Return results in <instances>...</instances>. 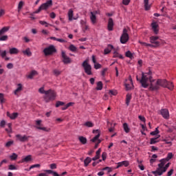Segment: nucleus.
<instances>
[{
  "label": "nucleus",
  "instance_id": "obj_1",
  "mask_svg": "<svg viewBox=\"0 0 176 176\" xmlns=\"http://www.w3.org/2000/svg\"><path fill=\"white\" fill-rule=\"evenodd\" d=\"M148 82H150L151 83L149 87L150 91H156L160 89V87H166L169 90H173L174 89V84L167 81L166 79H158L157 80L152 79V72L151 71L148 73L142 74L140 83L144 89H146V87L149 86Z\"/></svg>",
  "mask_w": 176,
  "mask_h": 176
},
{
  "label": "nucleus",
  "instance_id": "obj_2",
  "mask_svg": "<svg viewBox=\"0 0 176 176\" xmlns=\"http://www.w3.org/2000/svg\"><path fill=\"white\" fill-rule=\"evenodd\" d=\"M38 92L41 94H45L43 98L45 102H50V101L56 100V92L52 89L45 91V87H43L38 89Z\"/></svg>",
  "mask_w": 176,
  "mask_h": 176
},
{
  "label": "nucleus",
  "instance_id": "obj_3",
  "mask_svg": "<svg viewBox=\"0 0 176 176\" xmlns=\"http://www.w3.org/2000/svg\"><path fill=\"white\" fill-rule=\"evenodd\" d=\"M53 6V1L48 0L46 3H43L35 12V14L40 13L41 10H47L49 8Z\"/></svg>",
  "mask_w": 176,
  "mask_h": 176
},
{
  "label": "nucleus",
  "instance_id": "obj_4",
  "mask_svg": "<svg viewBox=\"0 0 176 176\" xmlns=\"http://www.w3.org/2000/svg\"><path fill=\"white\" fill-rule=\"evenodd\" d=\"M43 52L45 56H52V54H54V53L57 52V50H56V47H54V45H51L49 47H45Z\"/></svg>",
  "mask_w": 176,
  "mask_h": 176
},
{
  "label": "nucleus",
  "instance_id": "obj_5",
  "mask_svg": "<svg viewBox=\"0 0 176 176\" xmlns=\"http://www.w3.org/2000/svg\"><path fill=\"white\" fill-rule=\"evenodd\" d=\"M82 66L84 68L85 72L87 74V75H93V72H91V65L89 64L87 60H85L82 63Z\"/></svg>",
  "mask_w": 176,
  "mask_h": 176
},
{
  "label": "nucleus",
  "instance_id": "obj_6",
  "mask_svg": "<svg viewBox=\"0 0 176 176\" xmlns=\"http://www.w3.org/2000/svg\"><path fill=\"white\" fill-rule=\"evenodd\" d=\"M16 141L19 142H28V140L31 136H28L26 135L17 134L15 135Z\"/></svg>",
  "mask_w": 176,
  "mask_h": 176
},
{
  "label": "nucleus",
  "instance_id": "obj_7",
  "mask_svg": "<svg viewBox=\"0 0 176 176\" xmlns=\"http://www.w3.org/2000/svg\"><path fill=\"white\" fill-rule=\"evenodd\" d=\"M129 41V34L127 33V29H123L122 34L120 36V42L122 44L127 43Z\"/></svg>",
  "mask_w": 176,
  "mask_h": 176
},
{
  "label": "nucleus",
  "instance_id": "obj_8",
  "mask_svg": "<svg viewBox=\"0 0 176 176\" xmlns=\"http://www.w3.org/2000/svg\"><path fill=\"white\" fill-rule=\"evenodd\" d=\"M36 129L38 130H42L43 131H46L49 133L50 131V129L45 126H42V120H38L36 121Z\"/></svg>",
  "mask_w": 176,
  "mask_h": 176
},
{
  "label": "nucleus",
  "instance_id": "obj_9",
  "mask_svg": "<svg viewBox=\"0 0 176 176\" xmlns=\"http://www.w3.org/2000/svg\"><path fill=\"white\" fill-rule=\"evenodd\" d=\"M164 168V165L162 164V162H160L158 164V168H157V170L155 171H153L152 173L155 176L162 175L163 173H164L163 172Z\"/></svg>",
  "mask_w": 176,
  "mask_h": 176
},
{
  "label": "nucleus",
  "instance_id": "obj_10",
  "mask_svg": "<svg viewBox=\"0 0 176 176\" xmlns=\"http://www.w3.org/2000/svg\"><path fill=\"white\" fill-rule=\"evenodd\" d=\"M157 39H159L158 36H152L150 37V42L153 45V47H157L160 45V42L157 41Z\"/></svg>",
  "mask_w": 176,
  "mask_h": 176
},
{
  "label": "nucleus",
  "instance_id": "obj_11",
  "mask_svg": "<svg viewBox=\"0 0 176 176\" xmlns=\"http://www.w3.org/2000/svg\"><path fill=\"white\" fill-rule=\"evenodd\" d=\"M93 133H94V134L97 133V135L93 139H91V141L92 142H96V141H98V144H100L101 141L100 140H98L100 138V131H98V129L94 130Z\"/></svg>",
  "mask_w": 176,
  "mask_h": 176
},
{
  "label": "nucleus",
  "instance_id": "obj_12",
  "mask_svg": "<svg viewBox=\"0 0 176 176\" xmlns=\"http://www.w3.org/2000/svg\"><path fill=\"white\" fill-rule=\"evenodd\" d=\"M160 113L164 118V119H169L170 118V113L168 112V109H162L160 111Z\"/></svg>",
  "mask_w": 176,
  "mask_h": 176
},
{
  "label": "nucleus",
  "instance_id": "obj_13",
  "mask_svg": "<svg viewBox=\"0 0 176 176\" xmlns=\"http://www.w3.org/2000/svg\"><path fill=\"white\" fill-rule=\"evenodd\" d=\"M61 56H62L63 62L64 63V64H69V63H71V58H69V57L67 56V54H65V52L62 51Z\"/></svg>",
  "mask_w": 176,
  "mask_h": 176
},
{
  "label": "nucleus",
  "instance_id": "obj_14",
  "mask_svg": "<svg viewBox=\"0 0 176 176\" xmlns=\"http://www.w3.org/2000/svg\"><path fill=\"white\" fill-rule=\"evenodd\" d=\"M107 30L108 31H113V19H112V18L109 19Z\"/></svg>",
  "mask_w": 176,
  "mask_h": 176
},
{
  "label": "nucleus",
  "instance_id": "obj_15",
  "mask_svg": "<svg viewBox=\"0 0 176 176\" xmlns=\"http://www.w3.org/2000/svg\"><path fill=\"white\" fill-rule=\"evenodd\" d=\"M152 30L154 34H157L159 33V25L156 22H153L151 23Z\"/></svg>",
  "mask_w": 176,
  "mask_h": 176
},
{
  "label": "nucleus",
  "instance_id": "obj_16",
  "mask_svg": "<svg viewBox=\"0 0 176 176\" xmlns=\"http://www.w3.org/2000/svg\"><path fill=\"white\" fill-rule=\"evenodd\" d=\"M129 82L130 84H125V87L126 90H131L133 87H134V85H133V79L131 78V76H129Z\"/></svg>",
  "mask_w": 176,
  "mask_h": 176
},
{
  "label": "nucleus",
  "instance_id": "obj_17",
  "mask_svg": "<svg viewBox=\"0 0 176 176\" xmlns=\"http://www.w3.org/2000/svg\"><path fill=\"white\" fill-rule=\"evenodd\" d=\"M90 14V20L92 24H96L97 23V16L96 14H93V12H91Z\"/></svg>",
  "mask_w": 176,
  "mask_h": 176
},
{
  "label": "nucleus",
  "instance_id": "obj_18",
  "mask_svg": "<svg viewBox=\"0 0 176 176\" xmlns=\"http://www.w3.org/2000/svg\"><path fill=\"white\" fill-rule=\"evenodd\" d=\"M9 30H10V26L3 27L1 30H0V36H2L3 34H6Z\"/></svg>",
  "mask_w": 176,
  "mask_h": 176
},
{
  "label": "nucleus",
  "instance_id": "obj_19",
  "mask_svg": "<svg viewBox=\"0 0 176 176\" xmlns=\"http://www.w3.org/2000/svg\"><path fill=\"white\" fill-rule=\"evenodd\" d=\"M7 116L12 119V120H14V119H16V118H17V116H19V113H10L9 111L7 112Z\"/></svg>",
  "mask_w": 176,
  "mask_h": 176
},
{
  "label": "nucleus",
  "instance_id": "obj_20",
  "mask_svg": "<svg viewBox=\"0 0 176 176\" xmlns=\"http://www.w3.org/2000/svg\"><path fill=\"white\" fill-rule=\"evenodd\" d=\"M31 160H32V156L29 155L22 159L21 163H28V162H31Z\"/></svg>",
  "mask_w": 176,
  "mask_h": 176
},
{
  "label": "nucleus",
  "instance_id": "obj_21",
  "mask_svg": "<svg viewBox=\"0 0 176 176\" xmlns=\"http://www.w3.org/2000/svg\"><path fill=\"white\" fill-rule=\"evenodd\" d=\"M17 88L16 89H15V91H14V94H15V96H17V94H19V93H20V91H21V90H23V85L21 84H18L17 85Z\"/></svg>",
  "mask_w": 176,
  "mask_h": 176
},
{
  "label": "nucleus",
  "instance_id": "obj_22",
  "mask_svg": "<svg viewBox=\"0 0 176 176\" xmlns=\"http://www.w3.org/2000/svg\"><path fill=\"white\" fill-rule=\"evenodd\" d=\"M113 49V45H108L107 47L104 49V54H109V52Z\"/></svg>",
  "mask_w": 176,
  "mask_h": 176
},
{
  "label": "nucleus",
  "instance_id": "obj_23",
  "mask_svg": "<svg viewBox=\"0 0 176 176\" xmlns=\"http://www.w3.org/2000/svg\"><path fill=\"white\" fill-rule=\"evenodd\" d=\"M144 5L145 10H149V9H151V4H149V0H144Z\"/></svg>",
  "mask_w": 176,
  "mask_h": 176
},
{
  "label": "nucleus",
  "instance_id": "obj_24",
  "mask_svg": "<svg viewBox=\"0 0 176 176\" xmlns=\"http://www.w3.org/2000/svg\"><path fill=\"white\" fill-rule=\"evenodd\" d=\"M22 53L25 56H28V57H31V56H32V52H31L30 48H27L25 50H23Z\"/></svg>",
  "mask_w": 176,
  "mask_h": 176
},
{
  "label": "nucleus",
  "instance_id": "obj_25",
  "mask_svg": "<svg viewBox=\"0 0 176 176\" xmlns=\"http://www.w3.org/2000/svg\"><path fill=\"white\" fill-rule=\"evenodd\" d=\"M78 140H79L80 142H81V144H82V145H85V144H87V139H86V138H85L83 136H80L78 138Z\"/></svg>",
  "mask_w": 176,
  "mask_h": 176
},
{
  "label": "nucleus",
  "instance_id": "obj_26",
  "mask_svg": "<svg viewBox=\"0 0 176 176\" xmlns=\"http://www.w3.org/2000/svg\"><path fill=\"white\" fill-rule=\"evenodd\" d=\"M130 101H131V94H127L126 96V104L127 107L130 104Z\"/></svg>",
  "mask_w": 176,
  "mask_h": 176
},
{
  "label": "nucleus",
  "instance_id": "obj_27",
  "mask_svg": "<svg viewBox=\"0 0 176 176\" xmlns=\"http://www.w3.org/2000/svg\"><path fill=\"white\" fill-rule=\"evenodd\" d=\"M160 135H158V136L157 138H151V141H150L151 145H153V144L159 142V140H157V138H160Z\"/></svg>",
  "mask_w": 176,
  "mask_h": 176
},
{
  "label": "nucleus",
  "instance_id": "obj_28",
  "mask_svg": "<svg viewBox=\"0 0 176 176\" xmlns=\"http://www.w3.org/2000/svg\"><path fill=\"white\" fill-rule=\"evenodd\" d=\"M90 163H91V158H90L89 157H87L85 160H84V164L85 167H87V166H89V164H90Z\"/></svg>",
  "mask_w": 176,
  "mask_h": 176
},
{
  "label": "nucleus",
  "instance_id": "obj_29",
  "mask_svg": "<svg viewBox=\"0 0 176 176\" xmlns=\"http://www.w3.org/2000/svg\"><path fill=\"white\" fill-rule=\"evenodd\" d=\"M19 53V50L16 47L10 49V54H17Z\"/></svg>",
  "mask_w": 176,
  "mask_h": 176
},
{
  "label": "nucleus",
  "instance_id": "obj_30",
  "mask_svg": "<svg viewBox=\"0 0 176 176\" xmlns=\"http://www.w3.org/2000/svg\"><path fill=\"white\" fill-rule=\"evenodd\" d=\"M123 127H124V131H125V133H130V128L129 127V124H127V123H124L123 124Z\"/></svg>",
  "mask_w": 176,
  "mask_h": 176
},
{
  "label": "nucleus",
  "instance_id": "obj_31",
  "mask_svg": "<svg viewBox=\"0 0 176 176\" xmlns=\"http://www.w3.org/2000/svg\"><path fill=\"white\" fill-rule=\"evenodd\" d=\"M36 74H37L36 71L32 70V71L30 73V74L28 76V78L29 79H32V78H34V76H35V75H36Z\"/></svg>",
  "mask_w": 176,
  "mask_h": 176
},
{
  "label": "nucleus",
  "instance_id": "obj_32",
  "mask_svg": "<svg viewBox=\"0 0 176 176\" xmlns=\"http://www.w3.org/2000/svg\"><path fill=\"white\" fill-rule=\"evenodd\" d=\"M44 171L45 173H47V174H53L54 176H60V175H58V173H57L56 172H54L52 170H45Z\"/></svg>",
  "mask_w": 176,
  "mask_h": 176
},
{
  "label": "nucleus",
  "instance_id": "obj_33",
  "mask_svg": "<svg viewBox=\"0 0 176 176\" xmlns=\"http://www.w3.org/2000/svg\"><path fill=\"white\" fill-rule=\"evenodd\" d=\"M68 17H69V21H72V17H74V11L72 10H69Z\"/></svg>",
  "mask_w": 176,
  "mask_h": 176
},
{
  "label": "nucleus",
  "instance_id": "obj_34",
  "mask_svg": "<svg viewBox=\"0 0 176 176\" xmlns=\"http://www.w3.org/2000/svg\"><path fill=\"white\" fill-rule=\"evenodd\" d=\"M139 43H140V45H142V46H146V47H148V46L149 47H153V45L149 44V43H146L145 42L139 41Z\"/></svg>",
  "mask_w": 176,
  "mask_h": 176
},
{
  "label": "nucleus",
  "instance_id": "obj_35",
  "mask_svg": "<svg viewBox=\"0 0 176 176\" xmlns=\"http://www.w3.org/2000/svg\"><path fill=\"white\" fill-rule=\"evenodd\" d=\"M173 157H174V154H173V153H168L167 154L166 159L168 162H170V160H171V159H173Z\"/></svg>",
  "mask_w": 176,
  "mask_h": 176
},
{
  "label": "nucleus",
  "instance_id": "obj_36",
  "mask_svg": "<svg viewBox=\"0 0 176 176\" xmlns=\"http://www.w3.org/2000/svg\"><path fill=\"white\" fill-rule=\"evenodd\" d=\"M86 127H94V124L90 121H87L84 124Z\"/></svg>",
  "mask_w": 176,
  "mask_h": 176
},
{
  "label": "nucleus",
  "instance_id": "obj_37",
  "mask_svg": "<svg viewBox=\"0 0 176 176\" xmlns=\"http://www.w3.org/2000/svg\"><path fill=\"white\" fill-rule=\"evenodd\" d=\"M19 157V155H17V154L13 153L10 156V160H17V157Z\"/></svg>",
  "mask_w": 176,
  "mask_h": 176
},
{
  "label": "nucleus",
  "instance_id": "obj_38",
  "mask_svg": "<svg viewBox=\"0 0 176 176\" xmlns=\"http://www.w3.org/2000/svg\"><path fill=\"white\" fill-rule=\"evenodd\" d=\"M126 57H128L129 58L133 59L134 58V56H133L131 52L127 51L125 54Z\"/></svg>",
  "mask_w": 176,
  "mask_h": 176
},
{
  "label": "nucleus",
  "instance_id": "obj_39",
  "mask_svg": "<svg viewBox=\"0 0 176 176\" xmlns=\"http://www.w3.org/2000/svg\"><path fill=\"white\" fill-rule=\"evenodd\" d=\"M96 90H102V82L101 81L98 82Z\"/></svg>",
  "mask_w": 176,
  "mask_h": 176
},
{
  "label": "nucleus",
  "instance_id": "obj_40",
  "mask_svg": "<svg viewBox=\"0 0 176 176\" xmlns=\"http://www.w3.org/2000/svg\"><path fill=\"white\" fill-rule=\"evenodd\" d=\"M160 132L159 131V127H157L154 131L151 132V135H157Z\"/></svg>",
  "mask_w": 176,
  "mask_h": 176
},
{
  "label": "nucleus",
  "instance_id": "obj_41",
  "mask_svg": "<svg viewBox=\"0 0 176 176\" xmlns=\"http://www.w3.org/2000/svg\"><path fill=\"white\" fill-rule=\"evenodd\" d=\"M53 74L55 76H58V75L61 74V72L57 69L53 70Z\"/></svg>",
  "mask_w": 176,
  "mask_h": 176
},
{
  "label": "nucleus",
  "instance_id": "obj_42",
  "mask_svg": "<svg viewBox=\"0 0 176 176\" xmlns=\"http://www.w3.org/2000/svg\"><path fill=\"white\" fill-rule=\"evenodd\" d=\"M8 35H3V36H0V41L1 42H3L5 41H8Z\"/></svg>",
  "mask_w": 176,
  "mask_h": 176
},
{
  "label": "nucleus",
  "instance_id": "obj_43",
  "mask_svg": "<svg viewBox=\"0 0 176 176\" xmlns=\"http://www.w3.org/2000/svg\"><path fill=\"white\" fill-rule=\"evenodd\" d=\"M63 105H65V103L64 102L57 101L56 104V107L58 108V107H63Z\"/></svg>",
  "mask_w": 176,
  "mask_h": 176
},
{
  "label": "nucleus",
  "instance_id": "obj_44",
  "mask_svg": "<svg viewBox=\"0 0 176 176\" xmlns=\"http://www.w3.org/2000/svg\"><path fill=\"white\" fill-rule=\"evenodd\" d=\"M69 50L71 52H76L77 48H76V47H75V45H74L72 44V45H69Z\"/></svg>",
  "mask_w": 176,
  "mask_h": 176
},
{
  "label": "nucleus",
  "instance_id": "obj_45",
  "mask_svg": "<svg viewBox=\"0 0 176 176\" xmlns=\"http://www.w3.org/2000/svg\"><path fill=\"white\" fill-rule=\"evenodd\" d=\"M39 167H41V164H36L32 165V166L30 167L28 171L32 170V168H39Z\"/></svg>",
  "mask_w": 176,
  "mask_h": 176
},
{
  "label": "nucleus",
  "instance_id": "obj_46",
  "mask_svg": "<svg viewBox=\"0 0 176 176\" xmlns=\"http://www.w3.org/2000/svg\"><path fill=\"white\" fill-rule=\"evenodd\" d=\"M5 102V98L3 94L0 93V103L3 104Z\"/></svg>",
  "mask_w": 176,
  "mask_h": 176
},
{
  "label": "nucleus",
  "instance_id": "obj_47",
  "mask_svg": "<svg viewBox=\"0 0 176 176\" xmlns=\"http://www.w3.org/2000/svg\"><path fill=\"white\" fill-rule=\"evenodd\" d=\"M102 171H107V173H112V168L106 166L102 168Z\"/></svg>",
  "mask_w": 176,
  "mask_h": 176
},
{
  "label": "nucleus",
  "instance_id": "obj_48",
  "mask_svg": "<svg viewBox=\"0 0 176 176\" xmlns=\"http://www.w3.org/2000/svg\"><path fill=\"white\" fill-rule=\"evenodd\" d=\"M170 164H171V163L168 162V164H166L165 165V166H164V169L162 170V173H166V171H167V168H168L170 167Z\"/></svg>",
  "mask_w": 176,
  "mask_h": 176
},
{
  "label": "nucleus",
  "instance_id": "obj_49",
  "mask_svg": "<svg viewBox=\"0 0 176 176\" xmlns=\"http://www.w3.org/2000/svg\"><path fill=\"white\" fill-rule=\"evenodd\" d=\"M8 170H18V168L16 167V166L13 164H10L8 166Z\"/></svg>",
  "mask_w": 176,
  "mask_h": 176
},
{
  "label": "nucleus",
  "instance_id": "obj_50",
  "mask_svg": "<svg viewBox=\"0 0 176 176\" xmlns=\"http://www.w3.org/2000/svg\"><path fill=\"white\" fill-rule=\"evenodd\" d=\"M39 23H40V24H41V25H45V27H49V23H47V22H46L45 21H40Z\"/></svg>",
  "mask_w": 176,
  "mask_h": 176
},
{
  "label": "nucleus",
  "instance_id": "obj_51",
  "mask_svg": "<svg viewBox=\"0 0 176 176\" xmlns=\"http://www.w3.org/2000/svg\"><path fill=\"white\" fill-rule=\"evenodd\" d=\"M50 167L51 170H56V168H57V165L56 164H51Z\"/></svg>",
  "mask_w": 176,
  "mask_h": 176
},
{
  "label": "nucleus",
  "instance_id": "obj_52",
  "mask_svg": "<svg viewBox=\"0 0 176 176\" xmlns=\"http://www.w3.org/2000/svg\"><path fill=\"white\" fill-rule=\"evenodd\" d=\"M122 166H124V167H129V165L130 163H129V161H122Z\"/></svg>",
  "mask_w": 176,
  "mask_h": 176
},
{
  "label": "nucleus",
  "instance_id": "obj_53",
  "mask_svg": "<svg viewBox=\"0 0 176 176\" xmlns=\"http://www.w3.org/2000/svg\"><path fill=\"white\" fill-rule=\"evenodd\" d=\"M94 68L95 69H100V68H101V65H100V63H95Z\"/></svg>",
  "mask_w": 176,
  "mask_h": 176
},
{
  "label": "nucleus",
  "instance_id": "obj_54",
  "mask_svg": "<svg viewBox=\"0 0 176 176\" xmlns=\"http://www.w3.org/2000/svg\"><path fill=\"white\" fill-rule=\"evenodd\" d=\"M0 56L2 57V58H5V57H6V51H3L0 54Z\"/></svg>",
  "mask_w": 176,
  "mask_h": 176
},
{
  "label": "nucleus",
  "instance_id": "obj_55",
  "mask_svg": "<svg viewBox=\"0 0 176 176\" xmlns=\"http://www.w3.org/2000/svg\"><path fill=\"white\" fill-rule=\"evenodd\" d=\"M109 94H111V96H116V94H118V92H116V91L110 90Z\"/></svg>",
  "mask_w": 176,
  "mask_h": 176
},
{
  "label": "nucleus",
  "instance_id": "obj_56",
  "mask_svg": "<svg viewBox=\"0 0 176 176\" xmlns=\"http://www.w3.org/2000/svg\"><path fill=\"white\" fill-rule=\"evenodd\" d=\"M13 144V142L12 141H9L6 144V146H7V148H9V146H12Z\"/></svg>",
  "mask_w": 176,
  "mask_h": 176
},
{
  "label": "nucleus",
  "instance_id": "obj_57",
  "mask_svg": "<svg viewBox=\"0 0 176 176\" xmlns=\"http://www.w3.org/2000/svg\"><path fill=\"white\" fill-rule=\"evenodd\" d=\"M122 3L125 6H127L130 3V0H122Z\"/></svg>",
  "mask_w": 176,
  "mask_h": 176
},
{
  "label": "nucleus",
  "instance_id": "obj_58",
  "mask_svg": "<svg viewBox=\"0 0 176 176\" xmlns=\"http://www.w3.org/2000/svg\"><path fill=\"white\" fill-rule=\"evenodd\" d=\"M166 162H168V160H166V158H164L160 160V163L162 164L164 166V164H166Z\"/></svg>",
  "mask_w": 176,
  "mask_h": 176
},
{
  "label": "nucleus",
  "instance_id": "obj_59",
  "mask_svg": "<svg viewBox=\"0 0 176 176\" xmlns=\"http://www.w3.org/2000/svg\"><path fill=\"white\" fill-rule=\"evenodd\" d=\"M24 5V3H23V1H20L19 3V6H18V8L20 10L23 8V6Z\"/></svg>",
  "mask_w": 176,
  "mask_h": 176
},
{
  "label": "nucleus",
  "instance_id": "obj_60",
  "mask_svg": "<svg viewBox=\"0 0 176 176\" xmlns=\"http://www.w3.org/2000/svg\"><path fill=\"white\" fill-rule=\"evenodd\" d=\"M7 68H8V69H12L13 68V64H12V63H8V64L7 65Z\"/></svg>",
  "mask_w": 176,
  "mask_h": 176
},
{
  "label": "nucleus",
  "instance_id": "obj_61",
  "mask_svg": "<svg viewBox=\"0 0 176 176\" xmlns=\"http://www.w3.org/2000/svg\"><path fill=\"white\" fill-rule=\"evenodd\" d=\"M173 173H174V170L173 169H170L168 173H167V176H171L173 175Z\"/></svg>",
  "mask_w": 176,
  "mask_h": 176
},
{
  "label": "nucleus",
  "instance_id": "obj_62",
  "mask_svg": "<svg viewBox=\"0 0 176 176\" xmlns=\"http://www.w3.org/2000/svg\"><path fill=\"white\" fill-rule=\"evenodd\" d=\"M50 16L51 17V19H56V13L51 12Z\"/></svg>",
  "mask_w": 176,
  "mask_h": 176
},
{
  "label": "nucleus",
  "instance_id": "obj_63",
  "mask_svg": "<svg viewBox=\"0 0 176 176\" xmlns=\"http://www.w3.org/2000/svg\"><path fill=\"white\" fill-rule=\"evenodd\" d=\"M138 118H139L140 120H141V122H145V117H144L142 116H139Z\"/></svg>",
  "mask_w": 176,
  "mask_h": 176
},
{
  "label": "nucleus",
  "instance_id": "obj_64",
  "mask_svg": "<svg viewBox=\"0 0 176 176\" xmlns=\"http://www.w3.org/2000/svg\"><path fill=\"white\" fill-rule=\"evenodd\" d=\"M102 160H105L107 159V153L104 152L102 154Z\"/></svg>",
  "mask_w": 176,
  "mask_h": 176
}]
</instances>
